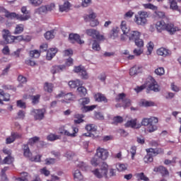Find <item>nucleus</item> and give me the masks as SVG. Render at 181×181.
Wrapping results in <instances>:
<instances>
[{
  "label": "nucleus",
  "instance_id": "58836bf2",
  "mask_svg": "<svg viewBox=\"0 0 181 181\" xmlns=\"http://www.w3.org/2000/svg\"><path fill=\"white\" fill-rule=\"evenodd\" d=\"M29 4L33 6H40L42 4H43V0H28Z\"/></svg>",
  "mask_w": 181,
  "mask_h": 181
},
{
  "label": "nucleus",
  "instance_id": "c03bdc74",
  "mask_svg": "<svg viewBox=\"0 0 181 181\" xmlns=\"http://www.w3.org/2000/svg\"><path fill=\"white\" fill-rule=\"evenodd\" d=\"M46 12H47L46 6H42L35 10V13H38V15H42V13H46Z\"/></svg>",
  "mask_w": 181,
  "mask_h": 181
},
{
  "label": "nucleus",
  "instance_id": "69168bd1",
  "mask_svg": "<svg viewBox=\"0 0 181 181\" xmlns=\"http://www.w3.org/2000/svg\"><path fill=\"white\" fill-rule=\"evenodd\" d=\"M41 158H42L41 155H37L35 157H30V160H31V162H40Z\"/></svg>",
  "mask_w": 181,
  "mask_h": 181
},
{
  "label": "nucleus",
  "instance_id": "e2e57ef3",
  "mask_svg": "<svg viewBox=\"0 0 181 181\" xmlns=\"http://www.w3.org/2000/svg\"><path fill=\"white\" fill-rule=\"evenodd\" d=\"M114 176H117V170L114 168H110L109 170V173L107 174V179L108 177H112Z\"/></svg>",
  "mask_w": 181,
  "mask_h": 181
},
{
  "label": "nucleus",
  "instance_id": "0e129e2a",
  "mask_svg": "<svg viewBox=\"0 0 181 181\" xmlns=\"http://www.w3.org/2000/svg\"><path fill=\"white\" fill-rule=\"evenodd\" d=\"M18 81H19L20 86H21V84H25V83H26V82L28 81V80H26V77H24V76H22V75H20V76H18Z\"/></svg>",
  "mask_w": 181,
  "mask_h": 181
},
{
  "label": "nucleus",
  "instance_id": "338daca9",
  "mask_svg": "<svg viewBox=\"0 0 181 181\" xmlns=\"http://www.w3.org/2000/svg\"><path fill=\"white\" fill-rule=\"evenodd\" d=\"M82 3L81 5L83 6V8H87V6H90L91 5V0H81Z\"/></svg>",
  "mask_w": 181,
  "mask_h": 181
},
{
  "label": "nucleus",
  "instance_id": "a878e982",
  "mask_svg": "<svg viewBox=\"0 0 181 181\" xmlns=\"http://www.w3.org/2000/svg\"><path fill=\"white\" fill-rule=\"evenodd\" d=\"M70 9V2L66 1L63 4L59 5V12H67Z\"/></svg>",
  "mask_w": 181,
  "mask_h": 181
},
{
  "label": "nucleus",
  "instance_id": "bb28decb",
  "mask_svg": "<svg viewBox=\"0 0 181 181\" xmlns=\"http://www.w3.org/2000/svg\"><path fill=\"white\" fill-rule=\"evenodd\" d=\"M83 83L81 80L76 79L75 81H71L69 82V86L71 88H76V87H78V86H82Z\"/></svg>",
  "mask_w": 181,
  "mask_h": 181
},
{
  "label": "nucleus",
  "instance_id": "0eeeda50",
  "mask_svg": "<svg viewBox=\"0 0 181 181\" xmlns=\"http://www.w3.org/2000/svg\"><path fill=\"white\" fill-rule=\"evenodd\" d=\"M95 18H97V14L93 11L90 12L89 15H85L83 16L86 22H90V25L92 28H95V26L100 25L98 20L95 19Z\"/></svg>",
  "mask_w": 181,
  "mask_h": 181
},
{
  "label": "nucleus",
  "instance_id": "ddd939ff",
  "mask_svg": "<svg viewBox=\"0 0 181 181\" xmlns=\"http://www.w3.org/2000/svg\"><path fill=\"white\" fill-rule=\"evenodd\" d=\"M21 12L23 13V15H20L21 22L29 21V19H30V11H28V8L26 6H23L21 8Z\"/></svg>",
  "mask_w": 181,
  "mask_h": 181
},
{
  "label": "nucleus",
  "instance_id": "72a5a7b5",
  "mask_svg": "<svg viewBox=\"0 0 181 181\" xmlns=\"http://www.w3.org/2000/svg\"><path fill=\"white\" fill-rule=\"evenodd\" d=\"M136 177L138 180L148 181L149 178L145 175L144 173H139L136 174Z\"/></svg>",
  "mask_w": 181,
  "mask_h": 181
},
{
  "label": "nucleus",
  "instance_id": "09e8293b",
  "mask_svg": "<svg viewBox=\"0 0 181 181\" xmlns=\"http://www.w3.org/2000/svg\"><path fill=\"white\" fill-rule=\"evenodd\" d=\"M170 7L171 9H173V11H180L176 0H170Z\"/></svg>",
  "mask_w": 181,
  "mask_h": 181
},
{
  "label": "nucleus",
  "instance_id": "6e6552de",
  "mask_svg": "<svg viewBox=\"0 0 181 181\" xmlns=\"http://www.w3.org/2000/svg\"><path fill=\"white\" fill-rule=\"evenodd\" d=\"M95 156L97 158H99L101 160H107L108 159V156L110 155V153L108 152V150L105 148H103L101 147H98L96 149Z\"/></svg>",
  "mask_w": 181,
  "mask_h": 181
},
{
  "label": "nucleus",
  "instance_id": "7ed1b4c3",
  "mask_svg": "<svg viewBox=\"0 0 181 181\" xmlns=\"http://www.w3.org/2000/svg\"><path fill=\"white\" fill-rule=\"evenodd\" d=\"M92 173H93L94 176L98 177V179H102V177L108 179V164L106 163H103L100 168H96L92 170Z\"/></svg>",
  "mask_w": 181,
  "mask_h": 181
},
{
  "label": "nucleus",
  "instance_id": "cd10ccee",
  "mask_svg": "<svg viewBox=\"0 0 181 181\" xmlns=\"http://www.w3.org/2000/svg\"><path fill=\"white\" fill-rule=\"evenodd\" d=\"M54 87L53 83H51L45 82L44 84V90L45 91H47V93H53Z\"/></svg>",
  "mask_w": 181,
  "mask_h": 181
},
{
  "label": "nucleus",
  "instance_id": "b1692460",
  "mask_svg": "<svg viewBox=\"0 0 181 181\" xmlns=\"http://www.w3.org/2000/svg\"><path fill=\"white\" fill-rule=\"evenodd\" d=\"M5 16H6V18H8V19H15L16 18L18 21H21L20 15L16 14V13H11L8 11H6Z\"/></svg>",
  "mask_w": 181,
  "mask_h": 181
},
{
  "label": "nucleus",
  "instance_id": "4c0bfd02",
  "mask_svg": "<svg viewBox=\"0 0 181 181\" xmlns=\"http://www.w3.org/2000/svg\"><path fill=\"white\" fill-rule=\"evenodd\" d=\"M81 107H87V105L90 104V98H83L78 100Z\"/></svg>",
  "mask_w": 181,
  "mask_h": 181
},
{
  "label": "nucleus",
  "instance_id": "c85d7f7f",
  "mask_svg": "<svg viewBox=\"0 0 181 181\" xmlns=\"http://www.w3.org/2000/svg\"><path fill=\"white\" fill-rule=\"evenodd\" d=\"M120 28L123 33H129L130 28L129 26H128V25L127 24V21H122Z\"/></svg>",
  "mask_w": 181,
  "mask_h": 181
},
{
  "label": "nucleus",
  "instance_id": "f704fd0d",
  "mask_svg": "<svg viewBox=\"0 0 181 181\" xmlns=\"http://www.w3.org/2000/svg\"><path fill=\"white\" fill-rule=\"evenodd\" d=\"M77 90L81 97H86L87 95V89L84 86H79Z\"/></svg>",
  "mask_w": 181,
  "mask_h": 181
},
{
  "label": "nucleus",
  "instance_id": "423d86ee",
  "mask_svg": "<svg viewBox=\"0 0 181 181\" xmlns=\"http://www.w3.org/2000/svg\"><path fill=\"white\" fill-rule=\"evenodd\" d=\"M59 134L62 135H66V136H71V138H74L77 136V133L78 132V128L72 126L71 130L64 129V126H62L59 129Z\"/></svg>",
  "mask_w": 181,
  "mask_h": 181
},
{
  "label": "nucleus",
  "instance_id": "473e14b6",
  "mask_svg": "<svg viewBox=\"0 0 181 181\" xmlns=\"http://www.w3.org/2000/svg\"><path fill=\"white\" fill-rule=\"evenodd\" d=\"M100 163H101V158L95 156H95L90 160L91 165L97 167L98 166V165H100Z\"/></svg>",
  "mask_w": 181,
  "mask_h": 181
},
{
  "label": "nucleus",
  "instance_id": "e433bc0d",
  "mask_svg": "<svg viewBox=\"0 0 181 181\" xmlns=\"http://www.w3.org/2000/svg\"><path fill=\"white\" fill-rule=\"evenodd\" d=\"M128 169V165L124 163H118L117 165V170L118 172H125Z\"/></svg>",
  "mask_w": 181,
  "mask_h": 181
},
{
  "label": "nucleus",
  "instance_id": "aec40b11",
  "mask_svg": "<svg viewBox=\"0 0 181 181\" xmlns=\"http://www.w3.org/2000/svg\"><path fill=\"white\" fill-rule=\"evenodd\" d=\"M76 98V95L73 94L72 93H66L64 99L62 100L61 103H66V104H69V103H70L71 101H74Z\"/></svg>",
  "mask_w": 181,
  "mask_h": 181
},
{
  "label": "nucleus",
  "instance_id": "052dcab7",
  "mask_svg": "<svg viewBox=\"0 0 181 181\" xmlns=\"http://www.w3.org/2000/svg\"><path fill=\"white\" fill-rule=\"evenodd\" d=\"M138 70H139V68L136 66L132 67L129 70L130 76H136V74H138Z\"/></svg>",
  "mask_w": 181,
  "mask_h": 181
},
{
  "label": "nucleus",
  "instance_id": "9d476101",
  "mask_svg": "<svg viewBox=\"0 0 181 181\" xmlns=\"http://www.w3.org/2000/svg\"><path fill=\"white\" fill-rule=\"evenodd\" d=\"M45 112H46L45 109H33L31 111V114L37 121H42L45 118Z\"/></svg>",
  "mask_w": 181,
  "mask_h": 181
},
{
  "label": "nucleus",
  "instance_id": "f257e3e1",
  "mask_svg": "<svg viewBox=\"0 0 181 181\" xmlns=\"http://www.w3.org/2000/svg\"><path fill=\"white\" fill-rule=\"evenodd\" d=\"M136 119L129 120L125 123L124 127L126 128H134L136 129H139V128H141L142 126L148 127L147 131L150 133L155 132V131L158 129V126H156V124L159 122V119L157 117H145L141 120V124H136Z\"/></svg>",
  "mask_w": 181,
  "mask_h": 181
},
{
  "label": "nucleus",
  "instance_id": "dca6fc26",
  "mask_svg": "<svg viewBox=\"0 0 181 181\" xmlns=\"http://www.w3.org/2000/svg\"><path fill=\"white\" fill-rule=\"evenodd\" d=\"M141 37V32L138 30H132L129 33V42H135Z\"/></svg>",
  "mask_w": 181,
  "mask_h": 181
},
{
  "label": "nucleus",
  "instance_id": "a18cd8bd",
  "mask_svg": "<svg viewBox=\"0 0 181 181\" xmlns=\"http://www.w3.org/2000/svg\"><path fill=\"white\" fill-rule=\"evenodd\" d=\"M144 160L145 163H151V162H153V156L149 153H147V154L144 158Z\"/></svg>",
  "mask_w": 181,
  "mask_h": 181
},
{
  "label": "nucleus",
  "instance_id": "412c9836",
  "mask_svg": "<svg viewBox=\"0 0 181 181\" xmlns=\"http://www.w3.org/2000/svg\"><path fill=\"white\" fill-rule=\"evenodd\" d=\"M57 53V48H50L47 51L46 59L47 60H52Z\"/></svg>",
  "mask_w": 181,
  "mask_h": 181
},
{
  "label": "nucleus",
  "instance_id": "3c124183",
  "mask_svg": "<svg viewBox=\"0 0 181 181\" xmlns=\"http://www.w3.org/2000/svg\"><path fill=\"white\" fill-rule=\"evenodd\" d=\"M136 46H137V47H139V49H142V47H144V40L140 38H138L137 40H136L135 41H134Z\"/></svg>",
  "mask_w": 181,
  "mask_h": 181
},
{
  "label": "nucleus",
  "instance_id": "49530a36",
  "mask_svg": "<svg viewBox=\"0 0 181 181\" xmlns=\"http://www.w3.org/2000/svg\"><path fill=\"white\" fill-rule=\"evenodd\" d=\"M45 37L47 40H50V39H54V31L51 30V31H47L45 34Z\"/></svg>",
  "mask_w": 181,
  "mask_h": 181
},
{
  "label": "nucleus",
  "instance_id": "8fccbe9b",
  "mask_svg": "<svg viewBox=\"0 0 181 181\" xmlns=\"http://www.w3.org/2000/svg\"><path fill=\"white\" fill-rule=\"evenodd\" d=\"M59 139V135H56L54 134H50L47 136V141H50L51 142H53V141H57Z\"/></svg>",
  "mask_w": 181,
  "mask_h": 181
},
{
  "label": "nucleus",
  "instance_id": "4be33fe9",
  "mask_svg": "<svg viewBox=\"0 0 181 181\" xmlns=\"http://www.w3.org/2000/svg\"><path fill=\"white\" fill-rule=\"evenodd\" d=\"M66 70V66L64 65H55L51 68V73L52 74H56V73H60V71H63Z\"/></svg>",
  "mask_w": 181,
  "mask_h": 181
},
{
  "label": "nucleus",
  "instance_id": "680f3d73",
  "mask_svg": "<svg viewBox=\"0 0 181 181\" xmlns=\"http://www.w3.org/2000/svg\"><path fill=\"white\" fill-rule=\"evenodd\" d=\"M155 13H156V16L158 18H159L160 19H165V18H166V15L165 14V12H163V11H155Z\"/></svg>",
  "mask_w": 181,
  "mask_h": 181
},
{
  "label": "nucleus",
  "instance_id": "c756f323",
  "mask_svg": "<svg viewBox=\"0 0 181 181\" xmlns=\"http://www.w3.org/2000/svg\"><path fill=\"white\" fill-rule=\"evenodd\" d=\"M96 105H92L90 106H84V107H81V110L82 111V112H88L90 111H93V110H95L96 108Z\"/></svg>",
  "mask_w": 181,
  "mask_h": 181
},
{
  "label": "nucleus",
  "instance_id": "c9c22d12",
  "mask_svg": "<svg viewBox=\"0 0 181 181\" xmlns=\"http://www.w3.org/2000/svg\"><path fill=\"white\" fill-rule=\"evenodd\" d=\"M24 30V26L23 24H18L16 25L15 30H14V35H21L22 32Z\"/></svg>",
  "mask_w": 181,
  "mask_h": 181
},
{
  "label": "nucleus",
  "instance_id": "f8f14e48",
  "mask_svg": "<svg viewBox=\"0 0 181 181\" xmlns=\"http://www.w3.org/2000/svg\"><path fill=\"white\" fill-rule=\"evenodd\" d=\"M69 40L70 43H72L73 45H74V43H78V45H83V43H84V41L81 40V37L78 34H69Z\"/></svg>",
  "mask_w": 181,
  "mask_h": 181
},
{
  "label": "nucleus",
  "instance_id": "de8ad7c7",
  "mask_svg": "<svg viewBox=\"0 0 181 181\" xmlns=\"http://www.w3.org/2000/svg\"><path fill=\"white\" fill-rule=\"evenodd\" d=\"M143 6L144 8H145V9H151V11H158V6L151 3L143 4Z\"/></svg>",
  "mask_w": 181,
  "mask_h": 181
},
{
  "label": "nucleus",
  "instance_id": "20e7f679",
  "mask_svg": "<svg viewBox=\"0 0 181 181\" xmlns=\"http://www.w3.org/2000/svg\"><path fill=\"white\" fill-rule=\"evenodd\" d=\"M148 12L140 11L135 15L134 21L139 26H145L148 23Z\"/></svg>",
  "mask_w": 181,
  "mask_h": 181
},
{
  "label": "nucleus",
  "instance_id": "9b49d317",
  "mask_svg": "<svg viewBox=\"0 0 181 181\" xmlns=\"http://www.w3.org/2000/svg\"><path fill=\"white\" fill-rule=\"evenodd\" d=\"M2 36L6 45L12 44L15 42V36L11 35L9 30H3Z\"/></svg>",
  "mask_w": 181,
  "mask_h": 181
},
{
  "label": "nucleus",
  "instance_id": "f3484780",
  "mask_svg": "<svg viewBox=\"0 0 181 181\" xmlns=\"http://www.w3.org/2000/svg\"><path fill=\"white\" fill-rule=\"evenodd\" d=\"M153 172L160 173L162 176H169V170L167 168H165L163 165H160L158 167H155Z\"/></svg>",
  "mask_w": 181,
  "mask_h": 181
},
{
  "label": "nucleus",
  "instance_id": "2f4dec72",
  "mask_svg": "<svg viewBox=\"0 0 181 181\" xmlns=\"http://www.w3.org/2000/svg\"><path fill=\"white\" fill-rule=\"evenodd\" d=\"M29 173L27 172L21 173V177L17 178L18 181H29Z\"/></svg>",
  "mask_w": 181,
  "mask_h": 181
},
{
  "label": "nucleus",
  "instance_id": "7c9ffc66",
  "mask_svg": "<svg viewBox=\"0 0 181 181\" xmlns=\"http://www.w3.org/2000/svg\"><path fill=\"white\" fill-rule=\"evenodd\" d=\"M74 179L75 181L83 180V175H81V172H80V170H75L74 173Z\"/></svg>",
  "mask_w": 181,
  "mask_h": 181
},
{
  "label": "nucleus",
  "instance_id": "37998d69",
  "mask_svg": "<svg viewBox=\"0 0 181 181\" xmlns=\"http://www.w3.org/2000/svg\"><path fill=\"white\" fill-rule=\"evenodd\" d=\"M92 49L95 52H100V50H101V47H100V42H98V41H97L96 40H93V42L92 44Z\"/></svg>",
  "mask_w": 181,
  "mask_h": 181
},
{
  "label": "nucleus",
  "instance_id": "5701e85b",
  "mask_svg": "<svg viewBox=\"0 0 181 181\" xmlns=\"http://www.w3.org/2000/svg\"><path fill=\"white\" fill-rule=\"evenodd\" d=\"M23 151V156L25 158H32V152H30V149L29 148V145L23 144L22 146Z\"/></svg>",
  "mask_w": 181,
  "mask_h": 181
},
{
  "label": "nucleus",
  "instance_id": "6ab92c4d",
  "mask_svg": "<svg viewBox=\"0 0 181 181\" xmlns=\"http://www.w3.org/2000/svg\"><path fill=\"white\" fill-rule=\"evenodd\" d=\"M156 53L158 56H162L163 57H167V56H170L171 54L170 50L165 47L159 48L157 49Z\"/></svg>",
  "mask_w": 181,
  "mask_h": 181
},
{
  "label": "nucleus",
  "instance_id": "a211bd4d",
  "mask_svg": "<svg viewBox=\"0 0 181 181\" xmlns=\"http://www.w3.org/2000/svg\"><path fill=\"white\" fill-rule=\"evenodd\" d=\"M150 80L151 83L148 86L149 90H151L155 93L159 92L160 89H159V85H158V82H156V81H155L153 78H150Z\"/></svg>",
  "mask_w": 181,
  "mask_h": 181
},
{
  "label": "nucleus",
  "instance_id": "13d9d810",
  "mask_svg": "<svg viewBox=\"0 0 181 181\" xmlns=\"http://www.w3.org/2000/svg\"><path fill=\"white\" fill-rule=\"evenodd\" d=\"M157 76H163L165 74V69L163 67H158L155 70Z\"/></svg>",
  "mask_w": 181,
  "mask_h": 181
},
{
  "label": "nucleus",
  "instance_id": "4d7b16f0",
  "mask_svg": "<svg viewBox=\"0 0 181 181\" xmlns=\"http://www.w3.org/2000/svg\"><path fill=\"white\" fill-rule=\"evenodd\" d=\"M13 162V158H12V156H8L3 160V163H4L5 165H11V163H12Z\"/></svg>",
  "mask_w": 181,
  "mask_h": 181
},
{
  "label": "nucleus",
  "instance_id": "774afa93",
  "mask_svg": "<svg viewBox=\"0 0 181 181\" xmlns=\"http://www.w3.org/2000/svg\"><path fill=\"white\" fill-rule=\"evenodd\" d=\"M147 50L148 52V54H151V53H152V50H153V42H150L148 43Z\"/></svg>",
  "mask_w": 181,
  "mask_h": 181
},
{
  "label": "nucleus",
  "instance_id": "f03ea898",
  "mask_svg": "<svg viewBox=\"0 0 181 181\" xmlns=\"http://www.w3.org/2000/svg\"><path fill=\"white\" fill-rule=\"evenodd\" d=\"M156 28L158 32H163V30H166L170 35H175L176 32H179L180 30L179 28L175 26L173 23H166L163 21H158L156 23Z\"/></svg>",
  "mask_w": 181,
  "mask_h": 181
},
{
  "label": "nucleus",
  "instance_id": "393cba45",
  "mask_svg": "<svg viewBox=\"0 0 181 181\" xmlns=\"http://www.w3.org/2000/svg\"><path fill=\"white\" fill-rule=\"evenodd\" d=\"M95 98L98 103H108V100L103 93H98L95 94Z\"/></svg>",
  "mask_w": 181,
  "mask_h": 181
},
{
  "label": "nucleus",
  "instance_id": "79ce46f5",
  "mask_svg": "<svg viewBox=\"0 0 181 181\" xmlns=\"http://www.w3.org/2000/svg\"><path fill=\"white\" fill-rule=\"evenodd\" d=\"M0 95L3 97V101H9L11 100V95L5 93L2 89H0Z\"/></svg>",
  "mask_w": 181,
  "mask_h": 181
},
{
  "label": "nucleus",
  "instance_id": "39448f33",
  "mask_svg": "<svg viewBox=\"0 0 181 181\" xmlns=\"http://www.w3.org/2000/svg\"><path fill=\"white\" fill-rule=\"evenodd\" d=\"M116 103H119V101H122V105L117 104L116 108H119L121 107H123L124 109L127 108V107H131V100L129 99H125V93H119L117 95V96L115 98Z\"/></svg>",
  "mask_w": 181,
  "mask_h": 181
},
{
  "label": "nucleus",
  "instance_id": "4468645a",
  "mask_svg": "<svg viewBox=\"0 0 181 181\" xmlns=\"http://www.w3.org/2000/svg\"><path fill=\"white\" fill-rule=\"evenodd\" d=\"M146 152L147 153H151V156H158V155H160L163 153V148H149L146 149Z\"/></svg>",
  "mask_w": 181,
  "mask_h": 181
},
{
  "label": "nucleus",
  "instance_id": "603ef678",
  "mask_svg": "<svg viewBox=\"0 0 181 181\" xmlns=\"http://www.w3.org/2000/svg\"><path fill=\"white\" fill-rule=\"evenodd\" d=\"M124 122V118L121 116H116L113 117V124H122Z\"/></svg>",
  "mask_w": 181,
  "mask_h": 181
},
{
  "label": "nucleus",
  "instance_id": "a19ab883",
  "mask_svg": "<svg viewBox=\"0 0 181 181\" xmlns=\"http://www.w3.org/2000/svg\"><path fill=\"white\" fill-rule=\"evenodd\" d=\"M40 51L37 49L31 50L30 51V57H34V59H37L40 57Z\"/></svg>",
  "mask_w": 181,
  "mask_h": 181
},
{
  "label": "nucleus",
  "instance_id": "bf43d9fd",
  "mask_svg": "<svg viewBox=\"0 0 181 181\" xmlns=\"http://www.w3.org/2000/svg\"><path fill=\"white\" fill-rule=\"evenodd\" d=\"M47 49H49V45H47V43H43L40 46V52L41 53L47 52Z\"/></svg>",
  "mask_w": 181,
  "mask_h": 181
},
{
  "label": "nucleus",
  "instance_id": "5fc2aeb1",
  "mask_svg": "<svg viewBox=\"0 0 181 181\" xmlns=\"http://www.w3.org/2000/svg\"><path fill=\"white\" fill-rule=\"evenodd\" d=\"M142 107H153L155 105V103L152 101H148V100H143L141 103Z\"/></svg>",
  "mask_w": 181,
  "mask_h": 181
},
{
  "label": "nucleus",
  "instance_id": "6e6d98bb",
  "mask_svg": "<svg viewBox=\"0 0 181 181\" xmlns=\"http://www.w3.org/2000/svg\"><path fill=\"white\" fill-rule=\"evenodd\" d=\"M118 33H119L118 28H112L110 33V37L112 39H115L116 37H118Z\"/></svg>",
  "mask_w": 181,
  "mask_h": 181
},
{
  "label": "nucleus",
  "instance_id": "2eb2a0df",
  "mask_svg": "<svg viewBox=\"0 0 181 181\" xmlns=\"http://www.w3.org/2000/svg\"><path fill=\"white\" fill-rule=\"evenodd\" d=\"M85 129L89 133H85L83 134V136H91L93 132H97V126L94 124H87L85 127Z\"/></svg>",
  "mask_w": 181,
  "mask_h": 181
},
{
  "label": "nucleus",
  "instance_id": "1a4fd4ad",
  "mask_svg": "<svg viewBox=\"0 0 181 181\" xmlns=\"http://www.w3.org/2000/svg\"><path fill=\"white\" fill-rule=\"evenodd\" d=\"M86 33L96 40H104L105 39L104 35H100V32L95 29H88L86 30Z\"/></svg>",
  "mask_w": 181,
  "mask_h": 181
},
{
  "label": "nucleus",
  "instance_id": "864d4df0",
  "mask_svg": "<svg viewBox=\"0 0 181 181\" xmlns=\"http://www.w3.org/2000/svg\"><path fill=\"white\" fill-rule=\"evenodd\" d=\"M39 101H40V95H36L32 96V103L33 105H36V104H39Z\"/></svg>",
  "mask_w": 181,
  "mask_h": 181
},
{
  "label": "nucleus",
  "instance_id": "ea45409f",
  "mask_svg": "<svg viewBox=\"0 0 181 181\" xmlns=\"http://www.w3.org/2000/svg\"><path fill=\"white\" fill-rule=\"evenodd\" d=\"M40 141V138L37 136H34L33 138L29 139L27 145H30V146H33L36 142H39Z\"/></svg>",
  "mask_w": 181,
  "mask_h": 181
}]
</instances>
